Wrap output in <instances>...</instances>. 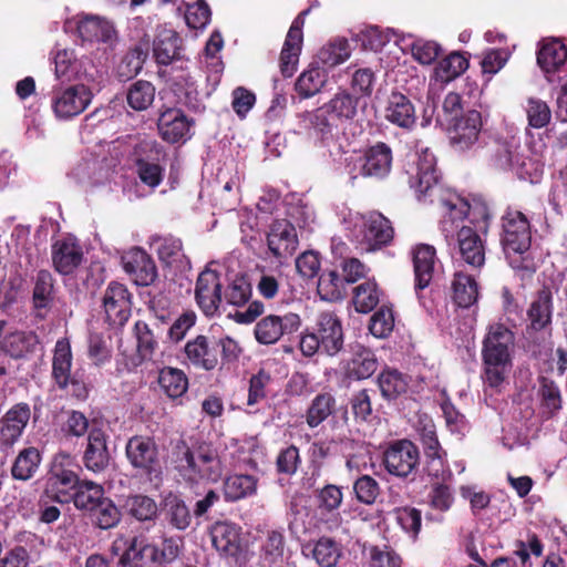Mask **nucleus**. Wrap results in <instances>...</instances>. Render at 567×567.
<instances>
[{"mask_svg":"<svg viewBox=\"0 0 567 567\" xmlns=\"http://www.w3.org/2000/svg\"><path fill=\"white\" fill-rule=\"evenodd\" d=\"M30 420V408L20 403L12 406L0 422V445L4 449L11 447L23 433Z\"/></svg>","mask_w":567,"mask_h":567,"instance_id":"17","label":"nucleus"},{"mask_svg":"<svg viewBox=\"0 0 567 567\" xmlns=\"http://www.w3.org/2000/svg\"><path fill=\"white\" fill-rule=\"evenodd\" d=\"M193 121L179 109H167L161 113L157 127L162 138L168 143L185 141L189 136Z\"/></svg>","mask_w":567,"mask_h":567,"instance_id":"20","label":"nucleus"},{"mask_svg":"<svg viewBox=\"0 0 567 567\" xmlns=\"http://www.w3.org/2000/svg\"><path fill=\"white\" fill-rule=\"evenodd\" d=\"M488 161L493 167L502 171H515L520 177L529 175L527 162L522 159L517 147L509 142L497 141L488 148Z\"/></svg>","mask_w":567,"mask_h":567,"instance_id":"18","label":"nucleus"},{"mask_svg":"<svg viewBox=\"0 0 567 567\" xmlns=\"http://www.w3.org/2000/svg\"><path fill=\"white\" fill-rule=\"evenodd\" d=\"M125 455L131 466L148 481L159 480L162 466L158 449L152 437L135 435L125 446Z\"/></svg>","mask_w":567,"mask_h":567,"instance_id":"4","label":"nucleus"},{"mask_svg":"<svg viewBox=\"0 0 567 567\" xmlns=\"http://www.w3.org/2000/svg\"><path fill=\"white\" fill-rule=\"evenodd\" d=\"M210 19V9L205 0H198L193 4H187L185 11L186 24L192 29H203Z\"/></svg>","mask_w":567,"mask_h":567,"instance_id":"63","label":"nucleus"},{"mask_svg":"<svg viewBox=\"0 0 567 567\" xmlns=\"http://www.w3.org/2000/svg\"><path fill=\"white\" fill-rule=\"evenodd\" d=\"M380 301V292L374 281H365L353 290V305L358 312L368 313Z\"/></svg>","mask_w":567,"mask_h":567,"instance_id":"52","label":"nucleus"},{"mask_svg":"<svg viewBox=\"0 0 567 567\" xmlns=\"http://www.w3.org/2000/svg\"><path fill=\"white\" fill-rule=\"evenodd\" d=\"M80 483L72 470H51L45 483V494L60 503H65L72 497L71 492H75Z\"/></svg>","mask_w":567,"mask_h":567,"instance_id":"24","label":"nucleus"},{"mask_svg":"<svg viewBox=\"0 0 567 567\" xmlns=\"http://www.w3.org/2000/svg\"><path fill=\"white\" fill-rule=\"evenodd\" d=\"M515 347L514 332L503 323H493L487 328L483 340L482 359L485 383L498 389L512 367V353Z\"/></svg>","mask_w":567,"mask_h":567,"instance_id":"1","label":"nucleus"},{"mask_svg":"<svg viewBox=\"0 0 567 567\" xmlns=\"http://www.w3.org/2000/svg\"><path fill=\"white\" fill-rule=\"evenodd\" d=\"M41 462V455L35 447H27L18 454L11 473L13 478L27 481L31 478L37 472Z\"/></svg>","mask_w":567,"mask_h":567,"instance_id":"45","label":"nucleus"},{"mask_svg":"<svg viewBox=\"0 0 567 567\" xmlns=\"http://www.w3.org/2000/svg\"><path fill=\"white\" fill-rule=\"evenodd\" d=\"M385 117L400 127L410 128L415 124V110L411 101L400 92H392L385 107Z\"/></svg>","mask_w":567,"mask_h":567,"instance_id":"30","label":"nucleus"},{"mask_svg":"<svg viewBox=\"0 0 567 567\" xmlns=\"http://www.w3.org/2000/svg\"><path fill=\"white\" fill-rule=\"evenodd\" d=\"M307 13V11H303L300 13L292 22L281 53H280V71L284 76L290 78L297 70L299 55L301 52V45H302V27L305 23L303 16Z\"/></svg>","mask_w":567,"mask_h":567,"instance_id":"15","label":"nucleus"},{"mask_svg":"<svg viewBox=\"0 0 567 567\" xmlns=\"http://www.w3.org/2000/svg\"><path fill=\"white\" fill-rule=\"evenodd\" d=\"M351 51L346 39H339L322 47L317 54L318 63L328 68L337 66L350 58Z\"/></svg>","mask_w":567,"mask_h":567,"instance_id":"51","label":"nucleus"},{"mask_svg":"<svg viewBox=\"0 0 567 567\" xmlns=\"http://www.w3.org/2000/svg\"><path fill=\"white\" fill-rule=\"evenodd\" d=\"M451 210H457L458 217H468L472 224H475L480 231H486L489 219L488 207L481 202L470 204L464 198L456 194H450L449 198L444 200Z\"/></svg>","mask_w":567,"mask_h":567,"instance_id":"26","label":"nucleus"},{"mask_svg":"<svg viewBox=\"0 0 567 567\" xmlns=\"http://www.w3.org/2000/svg\"><path fill=\"white\" fill-rule=\"evenodd\" d=\"M526 114L529 125L535 128L546 126L551 117V112L546 102L534 97L527 101Z\"/></svg>","mask_w":567,"mask_h":567,"instance_id":"62","label":"nucleus"},{"mask_svg":"<svg viewBox=\"0 0 567 567\" xmlns=\"http://www.w3.org/2000/svg\"><path fill=\"white\" fill-rule=\"evenodd\" d=\"M530 228L526 216L518 210H508L503 217L504 251L514 269L534 271V262L526 255L530 247Z\"/></svg>","mask_w":567,"mask_h":567,"instance_id":"3","label":"nucleus"},{"mask_svg":"<svg viewBox=\"0 0 567 567\" xmlns=\"http://www.w3.org/2000/svg\"><path fill=\"white\" fill-rule=\"evenodd\" d=\"M146 56L147 51L140 45L130 50L118 64V75L125 79L137 75L143 68Z\"/></svg>","mask_w":567,"mask_h":567,"instance_id":"57","label":"nucleus"},{"mask_svg":"<svg viewBox=\"0 0 567 567\" xmlns=\"http://www.w3.org/2000/svg\"><path fill=\"white\" fill-rule=\"evenodd\" d=\"M104 497V489L101 485L91 481H83L71 498L76 508L92 512Z\"/></svg>","mask_w":567,"mask_h":567,"instance_id":"43","label":"nucleus"},{"mask_svg":"<svg viewBox=\"0 0 567 567\" xmlns=\"http://www.w3.org/2000/svg\"><path fill=\"white\" fill-rule=\"evenodd\" d=\"M131 293L120 282H111L104 291L103 308L111 324L123 326L131 316Z\"/></svg>","mask_w":567,"mask_h":567,"instance_id":"12","label":"nucleus"},{"mask_svg":"<svg viewBox=\"0 0 567 567\" xmlns=\"http://www.w3.org/2000/svg\"><path fill=\"white\" fill-rule=\"evenodd\" d=\"M257 480L251 475H233L224 484L225 496L229 501H237L255 494Z\"/></svg>","mask_w":567,"mask_h":567,"instance_id":"50","label":"nucleus"},{"mask_svg":"<svg viewBox=\"0 0 567 567\" xmlns=\"http://www.w3.org/2000/svg\"><path fill=\"white\" fill-rule=\"evenodd\" d=\"M482 115L476 110H468L450 124L451 144L458 151L471 148L480 137Z\"/></svg>","mask_w":567,"mask_h":567,"instance_id":"11","label":"nucleus"},{"mask_svg":"<svg viewBox=\"0 0 567 567\" xmlns=\"http://www.w3.org/2000/svg\"><path fill=\"white\" fill-rule=\"evenodd\" d=\"M370 565L371 567H402V560L391 548L373 546L370 549Z\"/></svg>","mask_w":567,"mask_h":567,"instance_id":"64","label":"nucleus"},{"mask_svg":"<svg viewBox=\"0 0 567 567\" xmlns=\"http://www.w3.org/2000/svg\"><path fill=\"white\" fill-rule=\"evenodd\" d=\"M393 227L382 214L373 212L362 217V236L368 249L381 248L393 239Z\"/></svg>","mask_w":567,"mask_h":567,"instance_id":"21","label":"nucleus"},{"mask_svg":"<svg viewBox=\"0 0 567 567\" xmlns=\"http://www.w3.org/2000/svg\"><path fill=\"white\" fill-rule=\"evenodd\" d=\"M96 525L102 529L116 526L121 519V513L116 505L107 497H104L92 512Z\"/></svg>","mask_w":567,"mask_h":567,"instance_id":"59","label":"nucleus"},{"mask_svg":"<svg viewBox=\"0 0 567 567\" xmlns=\"http://www.w3.org/2000/svg\"><path fill=\"white\" fill-rule=\"evenodd\" d=\"M39 343L34 332L14 331L1 341V350L12 359H22L32 353Z\"/></svg>","mask_w":567,"mask_h":567,"instance_id":"36","label":"nucleus"},{"mask_svg":"<svg viewBox=\"0 0 567 567\" xmlns=\"http://www.w3.org/2000/svg\"><path fill=\"white\" fill-rule=\"evenodd\" d=\"M336 408V399L331 393H320L315 396L308 411L307 424L316 427L330 416Z\"/></svg>","mask_w":567,"mask_h":567,"instance_id":"48","label":"nucleus"},{"mask_svg":"<svg viewBox=\"0 0 567 567\" xmlns=\"http://www.w3.org/2000/svg\"><path fill=\"white\" fill-rule=\"evenodd\" d=\"M72 351L68 339L56 341L52 359V377L60 389H65L71 382Z\"/></svg>","mask_w":567,"mask_h":567,"instance_id":"32","label":"nucleus"},{"mask_svg":"<svg viewBox=\"0 0 567 567\" xmlns=\"http://www.w3.org/2000/svg\"><path fill=\"white\" fill-rule=\"evenodd\" d=\"M467 66L468 61L462 54L454 52L439 63L435 72L439 79L447 82L461 75Z\"/></svg>","mask_w":567,"mask_h":567,"instance_id":"56","label":"nucleus"},{"mask_svg":"<svg viewBox=\"0 0 567 567\" xmlns=\"http://www.w3.org/2000/svg\"><path fill=\"white\" fill-rule=\"evenodd\" d=\"M79 35L89 42L111 43L116 38L113 24L97 16H85L78 22Z\"/></svg>","mask_w":567,"mask_h":567,"instance_id":"28","label":"nucleus"},{"mask_svg":"<svg viewBox=\"0 0 567 567\" xmlns=\"http://www.w3.org/2000/svg\"><path fill=\"white\" fill-rule=\"evenodd\" d=\"M454 302L462 308L474 305L478 298V287L475 279L467 274L457 271L452 280Z\"/></svg>","mask_w":567,"mask_h":567,"instance_id":"40","label":"nucleus"},{"mask_svg":"<svg viewBox=\"0 0 567 567\" xmlns=\"http://www.w3.org/2000/svg\"><path fill=\"white\" fill-rule=\"evenodd\" d=\"M182 39L172 29L158 28L153 41V54L157 63L168 65L182 59Z\"/></svg>","mask_w":567,"mask_h":567,"instance_id":"23","label":"nucleus"},{"mask_svg":"<svg viewBox=\"0 0 567 567\" xmlns=\"http://www.w3.org/2000/svg\"><path fill=\"white\" fill-rule=\"evenodd\" d=\"M301 324L299 315L287 312L284 316L269 315L255 326L256 340L261 344H275L284 334L296 332Z\"/></svg>","mask_w":567,"mask_h":567,"instance_id":"8","label":"nucleus"},{"mask_svg":"<svg viewBox=\"0 0 567 567\" xmlns=\"http://www.w3.org/2000/svg\"><path fill=\"white\" fill-rule=\"evenodd\" d=\"M353 492L358 502L372 505L380 494V485L370 475H362L353 483Z\"/></svg>","mask_w":567,"mask_h":567,"instance_id":"60","label":"nucleus"},{"mask_svg":"<svg viewBox=\"0 0 567 567\" xmlns=\"http://www.w3.org/2000/svg\"><path fill=\"white\" fill-rule=\"evenodd\" d=\"M158 559L156 547L145 543L143 538L134 537L121 557L122 564L130 567H151Z\"/></svg>","mask_w":567,"mask_h":567,"instance_id":"37","label":"nucleus"},{"mask_svg":"<svg viewBox=\"0 0 567 567\" xmlns=\"http://www.w3.org/2000/svg\"><path fill=\"white\" fill-rule=\"evenodd\" d=\"M260 561L264 567H281L285 561V537L280 532L267 534L260 547Z\"/></svg>","mask_w":567,"mask_h":567,"instance_id":"39","label":"nucleus"},{"mask_svg":"<svg viewBox=\"0 0 567 567\" xmlns=\"http://www.w3.org/2000/svg\"><path fill=\"white\" fill-rule=\"evenodd\" d=\"M298 236L295 226L287 219L272 221L267 234V246L278 260L290 258L298 248Z\"/></svg>","mask_w":567,"mask_h":567,"instance_id":"10","label":"nucleus"},{"mask_svg":"<svg viewBox=\"0 0 567 567\" xmlns=\"http://www.w3.org/2000/svg\"><path fill=\"white\" fill-rule=\"evenodd\" d=\"M458 250L463 260L472 267H481L485 261V248L477 230L463 226L457 233Z\"/></svg>","mask_w":567,"mask_h":567,"instance_id":"25","label":"nucleus"},{"mask_svg":"<svg viewBox=\"0 0 567 567\" xmlns=\"http://www.w3.org/2000/svg\"><path fill=\"white\" fill-rule=\"evenodd\" d=\"M392 159L391 147L379 142L359 156L357 164L363 177L383 178L391 171Z\"/></svg>","mask_w":567,"mask_h":567,"instance_id":"13","label":"nucleus"},{"mask_svg":"<svg viewBox=\"0 0 567 567\" xmlns=\"http://www.w3.org/2000/svg\"><path fill=\"white\" fill-rule=\"evenodd\" d=\"M344 374L352 380L370 378L378 369L375 355L363 347H358L350 360L344 363Z\"/></svg>","mask_w":567,"mask_h":567,"instance_id":"33","label":"nucleus"},{"mask_svg":"<svg viewBox=\"0 0 567 567\" xmlns=\"http://www.w3.org/2000/svg\"><path fill=\"white\" fill-rule=\"evenodd\" d=\"M83 461L85 467L94 473H100L109 466L110 453L105 435L101 430L90 432Z\"/></svg>","mask_w":567,"mask_h":567,"instance_id":"27","label":"nucleus"},{"mask_svg":"<svg viewBox=\"0 0 567 567\" xmlns=\"http://www.w3.org/2000/svg\"><path fill=\"white\" fill-rule=\"evenodd\" d=\"M317 290L322 300H340L346 292V280L336 270L323 271L319 277Z\"/></svg>","mask_w":567,"mask_h":567,"instance_id":"46","label":"nucleus"},{"mask_svg":"<svg viewBox=\"0 0 567 567\" xmlns=\"http://www.w3.org/2000/svg\"><path fill=\"white\" fill-rule=\"evenodd\" d=\"M316 336L322 343V351L328 355H336L343 347V331L341 321L333 312H321L316 322Z\"/></svg>","mask_w":567,"mask_h":567,"instance_id":"16","label":"nucleus"},{"mask_svg":"<svg viewBox=\"0 0 567 567\" xmlns=\"http://www.w3.org/2000/svg\"><path fill=\"white\" fill-rule=\"evenodd\" d=\"M92 100V93L83 84L58 90L52 100V106L59 118H71L85 111Z\"/></svg>","mask_w":567,"mask_h":567,"instance_id":"9","label":"nucleus"},{"mask_svg":"<svg viewBox=\"0 0 567 567\" xmlns=\"http://www.w3.org/2000/svg\"><path fill=\"white\" fill-rule=\"evenodd\" d=\"M176 468L188 480L217 482L223 476V465L217 450L208 443L193 446L178 441L173 450Z\"/></svg>","mask_w":567,"mask_h":567,"instance_id":"2","label":"nucleus"},{"mask_svg":"<svg viewBox=\"0 0 567 567\" xmlns=\"http://www.w3.org/2000/svg\"><path fill=\"white\" fill-rule=\"evenodd\" d=\"M136 172L140 179L151 188L158 186L163 179L164 168L154 161L137 158Z\"/></svg>","mask_w":567,"mask_h":567,"instance_id":"61","label":"nucleus"},{"mask_svg":"<svg viewBox=\"0 0 567 567\" xmlns=\"http://www.w3.org/2000/svg\"><path fill=\"white\" fill-rule=\"evenodd\" d=\"M166 520L176 529H186L192 520L187 505L177 497L168 498L165 503Z\"/></svg>","mask_w":567,"mask_h":567,"instance_id":"55","label":"nucleus"},{"mask_svg":"<svg viewBox=\"0 0 567 567\" xmlns=\"http://www.w3.org/2000/svg\"><path fill=\"white\" fill-rule=\"evenodd\" d=\"M420 462L419 449L408 440L392 443L384 452L383 463L386 471L399 477L413 473Z\"/></svg>","mask_w":567,"mask_h":567,"instance_id":"7","label":"nucleus"},{"mask_svg":"<svg viewBox=\"0 0 567 567\" xmlns=\"http://www.w3.org/2000/svg\"><path fill=\"white\" fill-rule=\"evenodd\" d=\"M158 383L163 392L171 399L184 395L188 389L186 374L177 368H164L159 371Z\"/></svg>","mask_w":567,"mask_h":567,"instance_id":"42","label":"nucleus"},{"mask_svg":"<svg viewBox=\"0 0 567 567\" xmlns=\"http://www.w3.org/2000/svg\"><path fill=\"white\" fill-rule=\"evenodd\" d=\"M312 556L320 566L333 567L340 558V548L331 538L322 537L316 543Z\"/></svg>","mask_w":567,"mask_h":567,"instance_id":"58","label":"nucleus"},{"mask_svg":"<svg viewBox=\"0 0 567 567\" xmlns=\"http://www.w3.org/2000/svg\"><path fill=\"white\" fill-rule=\"evenodd\" d=\"M358 101L347 91H341L316 111V118L319 120L322 113H327L334 120H351L355 116Z\"/></svg>","mask_w":567,"mask_h":567,"instance_id":"34","label":"nucleus"},{"mask_svg":"<svg viewBox=\"0 0 567 567\" xmlns=\"http://www.w3.org/2000/svg\"><path fill=\"white\" fill-rule=\"evenodd\" d=\"M436 251L433 246L420 244L412 250L416 288L424 289L432 280Z\"/></svg>","mask_w":567,"mask_h":567,"instance_id":"31","label":"nucleus"},{"mask_svg":"<svg viewBox=\"0 0 567 567\" xmlns=\"http://www.w3.org/2000/svg\"><path fill=\"white\" fill-rule=\"evenodd\" d=\"M123 508L140 522L153 520L157 516L156 502L146 495H128L123 503Z\"/></svg>","mask_w":567,"mask_h":567,"instance_id":"44","label":"nucleus"},{"mask_svg":"<svg viewBox=\"0 0 567 567\" xmlns=\"http://www.w3.org/2000/svg\"><path fill=\"white\" fill-rule=\"evenodd\" d=\"M566 60L567 47L557 39L544 42L537 54V62L546 72L558 70Z\"/></svg>","mask_w":567,"mask_h":567,"instance_id":"41","label":"nucleus"},{"mask_svg":"<svg viewBox=\"0 0 567 567\" xmlns=\"http://www.w3.org/2000/svg\"><path fill=\"white\" fill-rule=\"evenodd\" d=\"M381 394L386 400H392L404 393L408 389L405 378L396 370H385L378 377Z\"/></svg>","mask_w":567,"mask_h":567,"instance_id":"53","label":"nucleus"},{"mask_svg":"<svg viewBox=\"0 0 567 567\" xmlns=\"http://www.w3.org/2000/svg\"><path fill=\"white\" fill-rule=\"evenodd\" d=\"M328 81V72L320 66L318 62H313L305 70L295 84V89L299 96L309 99L318 94Z\"/></svg>","mask_w":567,"mask_h":567,"instance_id":"35","label":"nucleus"},{"mask_svg":"<svg viewBox=\"0 0 567 567\" xmlns=\"http://www.w3.org/2000/svg\"><path fill=\"white\" fill-rule=\"evenodd\" d=\"M551 292L548 289H542L530 303L527 316L532 329L539 331L551 323Z\"/></svg>","mask_w":567,"mask_h":567,"instance_id":"38","label":"nucleus"},{"mask_svg":"<svg viewBox=\"0 0 567 567\" xmlns=\"http://www.w3.org/2000/svg\"><path fill=\"white\" fill-rule=\"evenodd\" d=\"M155 86L144 80L136 81L127 90L126 100L128 105L135 111H145L154 102Z\"/></svg>","mask_w":567,"mask_h":567,"instance_id":"49","label":"nucleus"},{"mask_svg":"<svg viewBox=\"0 0 567 567\" xmlns=\"http://www.w3.org/2000/svg\"><path fill=\"white\" fill-rule=\"evenodd\" d=\"M221 288L220 275L217 271L205 268L198 275L194 291L195 300L206 317H214L217 313L223 302Z\"/></svg>","mask_w":567,"mask_h":567,"instance_id":"6","label":"nucleus"},{"mask_svg":"<svg viewBox=\"0 0 567 567\" xmlns=\"http://www.w3.org/2000/svg\"><path fill=\"white\" fill-rule=\"evenodd\" d=\"M51 255L53 267L61 275L72 274L83 261V250L72 239L55 241Z\"/></svg>","mask_w":567,"mask_h":567,"instance_id":"22","label":"nucleus"},{"mask_svg":"<svg viewBox=\"0 0 567 567\" xmlns=\"http://www.w3.org/2000/svg\"><path fill=\"white\" fill-rule=\"evenodd\" d=\"M185 354L196 368L209 371L218 364L216 349L210 346L205 336H197L194 340L188 341L185 344Z\"/></svg>","mask_w":567,"mask_h":567,"instance_id":"29","label":"nucleus"},{"mask_svg":"<svg viewBox=\"0 0 567 567\" xmlns=\"http://www.w3.org/2000/svg\"><path fill=\"white\" fill-rule=\"evenodd\" d=\"M53 300V278L48 270L37 274L33 288V305L37 310L47 309Z\"/></svg>","mask_w":567,"mask_h":567,"instance_id":"54","label":"nucleus"},{"mask_svg":"<svg viewBox=\"0 0 567 567\" xmlns=\"http://www.w3.org/2000/svg\"><path fill=\"white\" fill-rule=\"evenodd\" d=\"M213 546L226 557L233 558L239 566L249 559L248 551L241 545L239 528L228 522H217L210 528Z\"/></svg>","mask_w":567,"mask_h":567,"instance_id":"5","label":"nucleus"},{"mask_svg":"<svg viewBox=\"0 0 567 567\" xmlns=\"http://www.w3.org/2000/svg\"><path fill=\"white\" fill-rule=\"evenodd\" d=\"M411 188L419 195H425L439 181L436 173V158L427 148L417 154L415 166L409 172Z\"/></svg>","mask_w":567,"mask_h":567,"instance_id":"14","label":"nucleus"},{"mask_svg":"<svg viewBox=\"0 0 567 567\" xmlns=\"http://www.w3.org/2000/svg\"><path fill=\"white\" fill-rule=\"evenodd\" d=\"M72 175L78 183L87 187L102 185L109 179V171L95 161L79 164Z\"/></svg>","mask_w":567,"mask_h":567,"instance_id":"47","label":"nucleus"},{"mask_svg":"<svg viewBox=\"0 0 567 567\" xmlns=\"http://www.w3.org/2000/svg\"><path fill=\"white\" fill-rule=\"evenodd\" d=\"M123 268L137 286H150L157 277L154 261L141 248H133L123 257Z\"/></svg>","mask_w":567,"mask_h":567,"instance_id":"19","label":"nucleus"}]
</instances>
